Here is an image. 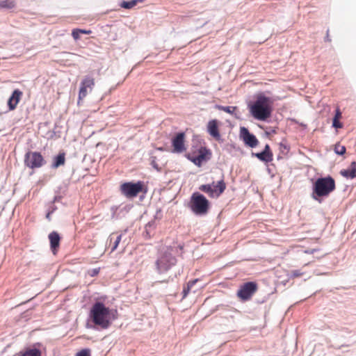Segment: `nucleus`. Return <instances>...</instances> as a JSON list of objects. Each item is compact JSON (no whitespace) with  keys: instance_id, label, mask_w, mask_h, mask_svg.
Instances as JSON below:
<instances>
[{"instance_id":"nucleus-1","label":"nucleus","mask_w":356,"mask_h":356,"mask_svg":"<svg viewBox=\"0 0 356 356\" xmlns=\"http://www.w3.org/2000/svg\"><path fill=\"white\" fill-rule=\"evenodd\" d=\"M336 188L335 180L330 175L318 177L313 183L311 197L313 200L321 203L322 197L329 196Z\"/></svg>"},{"instance_id":"nucleus-2","label":"nucleus","mask_w":356,"mask_h":356,"mask_svg":"<svg viewBox=\"0 0 356 356\" xmlns=\"http://www.w3.org/2000/svg\"><path fill=\"white\" fill-rule=\"evenodd\" d=\"M109 308L100 301L95 302L89 312V318L94 323L102 330L108 329L111 326L109 319Z\"/></svg>"},{"instance_id":"nucleus-3","label":"nucleus","mask_w":356,"mask_h":356,"mask_svg":"<svg viewBox=\"0 0 356 356\" xmlns=\"http://www.w3.org/2000/svg\"><path fill=\"white\" fill-rule=\"evenodd\" d=\"M273 101L270 98L261 93L257 95L256 101L250 105L252 115L261 121L266 120L271 115Z\"/></svg>"},{"instance_id":"nucleus-4","label":"nucleus","mask_w":356,"mask_h":356,"mask_svg":"<svg viewBox=\"0 0 356 356\" xmlns=\"http://www.w3.org/2000/svg\"><path fill=\"white\" fill-rule=\"evenodd\" d=\"M189 207L191 211L197 216H204L209 209V202L202 194L195 192L191 197Z\"/></svg>"},{"instance_id":"nucleus-5","label":"nucleus","mask_w":356,"mask_h":356,"mask_svg":"<svg viewBox=\"0 0 356 356\" xmlns=\"http://www.w3.org/2000/svg\"><path fill=\"white\" fill-rule=\"evenodd\" d=\"M177 264V258L169 251L161 253L157 258L155 266L156 272L161 275L167 273Z\"/></svg>"},{"instance_id":"nucleus-6","label":"nucleus","mask_w":356,"mask_h":356,"mask_svg":"<svg viewBox=\"0 0 356 356\" xmlns=\"http://www.w3.org/2000/svg\"><path fill=\"white\" fill-rule=\"evenodd\" d=\"M120 190L122 193L129 198L136 197L140 192H147V189H144V183L141 181L136 183L125 182L121 185Z\"/></svg>"},{"instance_id":"nucleus-7","label":"nucleus","mask_w":356,"mask_h":356,"mask_svg":"<svg viewBox=\"0 0 356 356\" xmlns=\"http://www.w3.org/2000/svg\"><path fill=\"white\" fill-rule=\"evenodd\" d=\"M211 151L205 146H201L198 149V154L188 153L186 157L193 162L195 165L200 167L203 162H207L211 158Z\"/></svg>"},{"instance_id":"nucleus-8","label":"nucleus","mask_w":356,"mask_h":356,"mask_svg":"<svg viewBox=\"0 0 356 356\" xmlns=\"http://www.w3.org/2000/svg\"><path fill=\"white\" fill-rule=\"evenodd\" d=\"M213 181L212 184H203L201 185L199 189L209 195L211 197H218L225 190L226 184L223 179H220L214 184Z\"/></svg>"},{"instance_id":"nucleus-9","label":"nucleus","mask_w":356,"mask_h":356,"mask_svg":"<svg viewBox=\"0 0 356 356\" xmlns=\"http://www.w3.org/2000/svg\"><path fill=\"white\" fill-rule=\"evenodd\" d=\"M257 289L258 285L255 282H247L241 285L236 295L241 301L246 302L251 299Z\"/></svg>"},{"instance_id":"nucleus-10","label":"nucleus","mask_w":356,"mask_h":356,"mask_svg":"<svg viewBox=\"0 0 356 356\" xmlns=\"http://www.w3.org/2000/svg\"><path fill=\"white\" fill-rule=\"evenodd\" d=\"M45 163L46 161L40 152L29 151L24 156L25 165L31 169L40 168Z\"/></svg>"},{"instance_id":"nucleus-11","label":"nucleus","mask_w":356,"mask_h":356,"mask_svg":"<svg viewBox=\"0 0 356 356\" xmlns=\"http://www.w3.org/2000/svg\"><path fill=\"white\" fill-rule=\"evenodd\" d=\"M94 86L95 79L93 75L90 74L85 76L80 84L78 99L79 104H80V101L86 97L88 94L87 89L89 88L90 90H92Z\"/></svg>"},{"instance_id":"nucleus-12","label":"nucleus","mask_w":356,"mask_h":356,"mask_svg":"<svg viewBox=\"0 0 356 356\" xmlns=\"http://www.w3.org/2000/svg\"><path fill=\"white\" fill-rule=\"evenodd\" d=\"M185 138L186 134L183 131L175 134L171 139L172 146L173 147L172 152L180 154L186 151Z\"/></svg>"},{"instance_id":"nucleus-13","label":"nucleus","mask_w":356,"mask_h":356,"mask_svg":"<svg viewBox=\"0 0 356 356\" xmlns=\"http://www.w3.org/2000/svg\"><path fill=\"white\" fill-rule=\"evenodd\" d=\"M240 137L243 140L245 145L250 147H255L259 143L257 137L253 134H251L248 129L245 127L240 128Z\"/></svg>"},{"instance_id":"nucleus-14","label":"nucleus","mask_w":356,"mask_h":356,"mask_svg":"<svg viewBox=\"0 0 356 356\" xmlns=\"http://www.w3.org/2000/svg\"><path fill=\"white\" fill-rule=\"evenodd\" d=\"M252 154L261 161L265 163H269L273 161V154L268 144L265 145L264 150L261 152L252 153Z\"/></svg>"},{"instance_id":"nucleus-15","label":"nucleus","mask_w":356,"mask_h":356,"mask_svg":"<svg viewBox=\"0 0 356 356\" xmlns=\"http://www.w3.org/2000/svg\"><path fill=\"white\" fill-rule=\"evenodd\" d=\"M207 131L211 136L216 140L221 139V136L218 129V121L217 120H211L208 122Z\"/></svg>"},{"instance_id":"nucleus-16","label":"nucleus","mask_w":356,"mask_h":356,"mask_svg":"<svg viewBox=\"0 0 356 356\" xmlns=\"http://www.w3.org/2000/svg\"><path fill=\"white\" fill-rule=\"evenodd\" d=\"M22 95V92L19 89H15L11 96L9 97L8 100V106L10 111H13L15 109L17 105L19 102L21 97Z\"/></svg>"},{"instance_id":"nucleus-17","label":"nucleus","mask_w":356,"mask_h":356,"mask_svg":"<svg viewBox=\"0 0 356 356\" xmlns=\"http://www.w3.org/2000/svg\"><path fill=\"white\" fill-rule=\"evenodd\" d=\"M48 237L51 250L54 254H56L60 245V236L57 232L53 231L49 234Z\"/></svg>"},{"instance_id":"nucleus-18","label":"nucleus","mask_w":356,"mask_h":356,"mask_svg":"<svg viewBox=\"0 0 356 356\" xmlns=\"http://www.w3.org/2000/svg\"><path fill=\"white\" fill-rule=\"evenodd\" d=\"M65 163V153L64 152H60L58 155L53 158V161L51 165V168L56 169L62 165H64Z\"/></svg>"},{"instance_id":"nucleus-19","label":"nucleus","mask_w":356,"mask_h":356,"mask_svg":"<svg viewBox=\"0 0 356 356\" xmlns=\"http://www.w3.org/2000/svg\"><path fill=\"white\" fill-rule=\"evenodd\" d=\"M340 174L346 178L353 179L356 177V162L353 161L350 163V167L346 170H343L340 172Z\"/></svg>"},{"instance_id":"nucleus-20","label":"nucleus","mask_w":356,"mask_h":356,"mask_svg":"<svg viewBox=\"0 0 356 356\" xmlns=\"http://www.w3.org/2000/svg\"><path fill=\"white\" fill-rule=\"evenodd\" d=\"M155 228V221L152 220L149 222L145 227L143 236L145 238H150L152 236V231Z\"/></svg>"},{"instance_id":"nucleus-21","label":"nucleus","mask_w":356,"mask_h":356,"mask_svg":"<svg viewBox=\"0 0 356 356\" xmlns=\"http://www.w3.org/2000/svg\"><path fill=\"white\" fill-rule=\"evenodd\" d=\"M19 356H41V351L36 348H28Z\"/></svg>"},{"instance_id":"nucleus-22","label":"nucleus","mask_w":356,"mask_h":356,"mask_svg":"<svg viewBox=\"0 0 356 356\" xmlns=\"http://www.w3.org/2000/svg\"><path fill=\"white\" fill-rule=\"evenodd\" d=\"M15 6V1L13 0L0 1V8H13Z\"/></svg>"},{"instance_id":"nucleus-23","label":"nucleus","mask_w":356,"mask_h":356,"mask_svg":"<svg viewBox=\"0 0 356 356\" xmlns=\"http://www.w3.org/2000/svg\"><path fill=\"white\" fill-rule=\"evenodd\" d=\"M136 5V3L135 0H131V1H122L120 6L121 8L124 9H131Z\"/></svg>"},{"instance_id":"nucleus-24","label":"nucleus","mask_w":356,"mask_h":356,"mask_svg":"<svg viewBox=\"0 0 356 356\" xmlns=\"http://www.w3.org/2000/svg\"><path fill=\"white\" fill-rule=\"evenodd\" d=\"M218 108L220 110H222L227 113L234 114L235 111L237 110L236 106H218Z\"/></svg>"},{"instance_id":"nucleus-25","label":"nucleus","mask_w":356,"mask_h":356,"mask_svg":"<svg viewBox=\"0 0 356 356\" xmlns=\"http://www.w3.org/2000/svg\"><path fill=\"white\" fill-rule=\"evenodd\" d=\"M346 147L343 145H340L339 144L335 145L334 152L338 155H343L346 153Z\"/></svg>"},{"instance_id":"nucleus-26","label":"nucleus","mask_w":356,"mask_h":356,"mask_svg":"<svg viewBox=\"0 0 356 356\" xmlns=\"http://www.w3.org/2000/svg\"><path fill=\"white\" fill-rule=\"evenodd\" d=\"M109 319H111V324L113 321L116 320L118 318V314L117 309H109Z\"/></svg>"},{"instance_id":"nucleus-27","label":"nucleus","mask_w":356,"mask_h":356,"mask_svg":"<svg viewBox=\"0 0 356 356\" xmlns=\"http://www.w3.org/2000/svg\"><path fill=\"white\" fill-rule=\"evenodd\" d=\"M91 351L89 348H84L79 351L75 356H90Z\"/></svg>"},{"instance_id":"nucleus-28","label":"nucleus","mask_w":356,"mask_h":356,"mask_svg":"<svg viewBox=\"0 0 356 356\" xmlns=\"http://www.w3.org/2000/svg\"><path fill=\"white\" fill-rule=\"evenodd\" d=\"M303 275V273L300 270H293L290 272L291 277H298Z\"/></svg>"},{"instance_id":"nucleus-29","label":"nucleus","mask_w":356,"mask_h":356,"mask_svg":"<svg viewBox=\"0 0 356 356\" xmlns=\"http://www.w3.org/2000/svg\"><path fill=\"white\" fill-rule=\"evenodd\" d=\"M99 270H100L99 268H95L90 269L88 271V275H90L92 277H95V276H97L99 274Z\"/></svg>"},{"instance_id":"nucleus-30","label":"nucleus","mask_w":356,"mask_h":356,"mask_svg":"<svg viewBox=\"0 0 356 356\" xmlns=\"http://www.w3.org/2000/svg\"><path fill=\"white\" fill-rule=\"evenodd\" d=\"M81 31L80 29H74L72 30V35L75 40H77L80 38Z\"/></svg>"},{"instance_id":"nucleus-31","label":"nucleus","mask_w":356,"mask_h":356,"mask_svg":"<svg viewBox=\"0 0 356 356\" xmlns=\"http://www.w3.org/2000/svg\"><path fill=\"white\" fill-rule=\"evenodd\" d=\"M332 127L335 129H340L343 127V124L339 121V120L332 119Z\"/></svg>"},{"instance_id":"nucleus-32","label":"nucleus","mask_w":356,"mask_h":356,"mask_svg":"<svg viewBox=\"0 0 356 356\" xmlns=\"http://www.w3.org/2000/svg\"><path fill=\"white\" fill-rule=\"evenodd\" d=\"M121 238H122V235L120 234L117 236L114 243H113V247L111 248V251H114L115 250H116V248H118L120 241H121Z\"/></svg>"},{"instance_id":"nucleus-33","label":"nucleus","mask_w":356,"mask_h":356,"mask_svg":"<svg viewBox=\"0 0 356 356\" xmlns=\"http://www.w3.org/2000/svg\"><path fill=\"white\" fill-rule=\"evenodd\" d=\"M156 158L155 157H152V161H151V165L152 166L156 169L157 171H160L161 170V168L159 167V165L157 164V163L156 162Z\"/></svg>"},{"instance_id":"nucleus-34","label":"nucleus","mask_w":356,"mask_h":356,"mask_svg":"<svg viewBox=\"0 0 356 356\" xmlns=\"http://www.w3.org/2000/svg\"><path fill=\"white\" fill-rule=\"evenodd\" d=\"M191 289V287H188V285L184 287L182 291L183 298L186 297V296L188 294L190 290Z\"/></svg>"},{"instance_id":"nucleus-35","label":"nucleus","mask_w":356,"mask_h":356,"mask_svg":"<svg viewBox=\"0 0 356 356\" xmlns=\"http://www.w3.org/2000/svg\"><path fill=\"white\" fill-rule=\"evenodd\" d=\"M341 118V112L340 111L339 108H337L335 111V115L333 118V119L339 120Z\"/></svg>"},{"instance_id":"nucleus-36","label":"nucleus","mask_w":356,"mask_h":356,"mask_svg":"<svg viewBox=\"0 0 356 356\" xmlns=\"http://www.w3.org/2000/svg\"><path fill=\"white\" fill-rule=\"evenodd\" d=\"M199 281L198 279H195V280H190L188 283H187V285L188 286V287H191L192 289V287Z\"/></svg>"},{"instance_id":"nucleus-37","label":"nucleus","mask_w":356,"mask_h":356,"mask_svg":"<svg viewBox=\"0 0 356 356\" xmlns=\"http://www.w3.org/2000/svg\"><path fill=\"white\" fill-rule=\"evenodd\" d=\"M280 145L281 148H283L284 149H286L287 152H289V149H290V147L288 145H286V144H284V143H281L280 144Z\"/></svg>"},{"instance_id":"nucleus-38","label":"nucleus","mask_w":356,"mask_h":356,"mask_svg":"<svg viewBox=\"0 0 356 356\" xmlns=\"http://www.w3.org/2000/svg\"><path fill=\"white\" fill-rule=\"evenodd\" d=\"M329 29L327 30L326 31V36L325 38V41L326 42H330L331 41V39L330 38V35H329Z\"/></svg>"},{"instance_id":"nucleus-39","label":"nucleus","mask_w":356,"mask_h":356,"mask_svg":"<svg viewBox=\"0 0 356 356\" xmlns=\"http://www.w3.org/2000/svg\"><path fill=\"white\" fill-rule=\"evenodd\" d=\"M53 213V211H48L47 215H46V218L47 219L50 221L51 220V215Z\"/></svg>"},{"instance_id":"nucleus-40","label":"nucleus","mask_w":356,"mask_h":356,"mask_svg":"<svg viewBox=\"0 0 356 356\" xmlns=\"http://www.w3.org/2000/svg\"><path fill=\"white\" fill-rule=\"evenodd\" d=\"M80 31H81V33H84V34H90L92 33V31L90 30L80 29Z\"/></svg>"},{"instance_id":"nucleus-41","label":"nucleus","mask_w":356,"mask_h":356,"mask_svg":"<svg viewBox=\"0 0 356 356\" xmlns=\"http://www.w3.org/2000/svg\"><path fill=\"white\" fill-rule=\"evenodd\" d=\"M56 209V207L54 206V203L52 202L51 205L49 207V211H53V213H54Z\"/></svg>"},{"instance_id":"nucleus-42","label":"nucleus","mask_w":356,"mask_h":356,"mask_svg":"<svg viewBox=\"0 0 356 356\" xmlns=\"http://www.w3.org/2000/svg\"><path fill=\"white\" fill-rule=\"evenodd\" d=\"M60 199H61V196H55L53 203L60 201Z\"/></svg>"},{"instance_id":"nucleus-43","label":"nucleus","mask_w":356,"mask_h":356,"mask_svg":"<svg viewBox=\"0 0 356 356\" xmlns=\"http://www.w3.org/2000/svg\"><path fill=\"white\" fill-rule=\"evenodd\" d=\"M348 346V345H341V346L336 347V349H340L341 347Z\"/></svg>"},{"instance_id":"nucleus-44","label":"nucleus","mask_w":356,"mask_h":356,"mask_svg":"<svg viewBox=\"0 0 356 356\" xmlns=\"http://www.w3.org/2000/svg\"><path fill=\"white\" fill-rule=\"evenodd\" d=\"M143 0H135L136 3H137L138 2H142Z\"/></svg>"},{"instance_id":"nucleus-45","label":"nucleus","mask_w":356,"mask_h":356,"mask_svg":"<svg viewBox=\"0 0 356 356\" xmlns=\"http://www.w3.org/2000/svg\"><path fill=\"white\" fill-rule=\"evenodd\" d=\"M315 251H316V250H315V249H313V250H312L311 251H309V252H310V253H314Z\"/></svg>"},{"instance_id":"nucleus-46","label":"nucleus","mask_w":356,"mask_h":356,"mask_svg":"<svg viewBox=\"0 0 356 356\" xmlns=\"http://www.w3.org/2000/svg\"><path fill=\"white\" fill-rule=\"evenodd\" d=\"M167 282V280H163L161 281V282Z\"/></svg>"},{"instance_id":"nucleus-47","label":"nucleus","mask_w":356,"mask_h":356,"mask_svg":"<svg viewBox=\"0 0 356 356\" xmlns=\"http://www.w3.org/2000/svg\"><path fill=\"white\" fill-rule=\"evenodd\" d=\"M88 327H90V328H92V327L94 328L95 327V326H88Z\"/></svg>"},{"instance_id":"nucleus-48","label":"nucleus","mask_w":356,"mask_h":356,"mask_svg":"<svg viewBox=\"0 0 356 356\" xmlns=\"http://www.w3.org/2000/svg\"><path fill=\"white\" fill-rule=\"evenodd\" d=\"M159 150H163L162 147L159 148Z\"/></svg>"}]
</instances>
